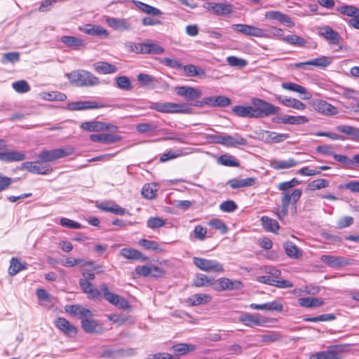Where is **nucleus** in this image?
<instances>
[{
  "label": "nucleus",
  "mask_w": 359,
  "mask_h": 359,
  "mask_svg": "<svg viewBox=\"0 0 359 359\" xmlns=\"http://www.w3.org/2000/svg\"><path fill=\"white\" fill-rule=\"evenodd\" d=\"M184 71L188 76L205 77V72L201 67L194 65H187L183 67Z\"/></svg>",
  "instance_id": "49"
},
{
  "label": "nucleus",
  "mask_w": 359,
  "mask_h": 359,
  "mask_svg": "<svg viewBox=\"0 0 359 359\" xmlns=\"http://www.w3.org/2000/svg\"><path fill=\"white\" fill-rule=\"evenodd\" d=\"M203 7L217 15H229L233 11L232 5L227 2H207L204 4Z\"/></svg>",
  "instance_id": "12"
},
{
  "label": "nucleus",
  "mask_w": 359,
  "mask_h": 359,
  "mask_svg": "<svg viewBox=\"0 0 359 359\" xmlns=\"http://www.w3.org/2000/svg\"><path fill=\"white\" fill-rule=\"evenodd\" d=\"M336 318L335 316L332 313L322 314L315 317L304 318V321L307 322H324L332 321Z\"/></svg>",
  "instance_id": "58"
},
{
  "label": "nucleus",
  "mask_w": 359,
  "mask_h": 359,
  "mask_svg": "<svg viewBox=\"0 0 359 359\" xmlns=\"http://www.w3.org/2000/svg\"><path fill=\"white\" fill-rule=\"evenodd\" d=\"M218 161L220 164L225 166L237 167L239 165V163L233 156L226 154L222 155Z\"/></svg>",
  "instance_id": "60"
},
{
  "label": "nucleus",
  "mask_w": 359,
  "mask_h": 359,
  "mask_svg": "<svg viewBox=\"0 0 359 359\" xmlns=\"http://www.w3.org/2000/svg\"><path fill=\"white\" fill-rule=\"evenodd\" d=\"M22 169H25L28 172L38 175H49L53 172L52 167L44 163L43 161L39 159L36 161H26L22 163Z\"/></svg>",
  "instance_id": "6"
},
{
  "label": "nucleus",
  "mask_w": 359,
  "mask_h": 359,
  "mask_svg": "<svg viewBox=\"0 0 359 359\" xmlns=\"http://www.w3.org/2000/svg\"><path fill=\"white\" fill-rule=\"evenodd\" d=\"M258 135L262 141L268 144L280 143L290 137V135L286 133H278L269 130H261Z\"/></svg>",
  "instance_id": "16"
},
{
  "label": "nucleus",
  "mask_w": 359,
  "mask_h": 359,
  "mask_svg": "<svg viewBox=\"0 0 359 359\" xmlns=\"http://www.w3.org/2000/svg\"><path fill=\"white\" fill-rule=\"evenodd\" d=\"M55 327L65 335L73 337L77 333V329L64 318H58L55 321Z\"/></svg>",
  "instance_id": "18"
},
{
  "label": "nucleus",
  "mask_w": 359,
  "mask_h": 359,
  "mask_svg": "<svg viewBox=\"0 0 359 359\" xmlns=\"http://www.w3.org/2000/svg\"><path fill=\"white\" fill-rule=\"evenodd\" d=\"M121 255L125 258L132 260H148V258L135 248H122Z\"/></svg>",
  "instance_id": "38"
},
{
  "label": "nucleus",
  "mask_w": 359,
  "mask_h": 359,
  "mask_svg": "<svg viewBox=\"0 0 359 359\" xmlns=\"http://www.w3.org/2000/svg\"><path fill=\"white\" fill-rule=\"evenodd\" d=\"M239 320L246 326L253 327L264 326L270 321V319L259 313H244L240 316Z\"/></svg>",
  "instance_id": "10"
},
{
  "label": "nucleus",
  "mask_w": 359,
  "mask_h": 359,
  "mask_svg": "<svg viewBox=\"0 0 359 359\" xmlns=\"http://www.w3.org/2000/svg\"><path fill=\"white\" fill-rule=\"evenodd\" d=\"M80 286L83 292L92 298L101 297V290H97L93 284L86 279L79 280Z\"/></svg>",
  "instance_id": "33"
},
{
  "label": "nucleus",
  "mask_w": 359,
  "mask_h": 359,
  "mask_svg": "<svg viewBox=\"0 0 359 359\" xmlns=\"http://www.w3.org/2000/svg\"><path fill=\"white\" fill-rule=\"evenodd\" d=\"M65 311L73 316H78L81 318L92 317V311L81 305H71L66 307Z\"/></svg>",
  "instance_id": "31"
},
{
  "label": "nucleus",
  "mask_w": 359,
  "mask_h": 359,
  "mask_svg": "<svg viewBox=\"0 0 359 359\" xmlns=\"http://www.w3.org/2000/svg\"><path fill=\"white\" fill-rule=\"evenodd\" d=\"M311 105L316 111L325 116H333L338 114V110L334 106L323 100H313Z\"/></svg>",
  "instance_id": "14"
},
{
  "label": "nucleus",
  "mask_w": 359,
  "mask_h": 359,
  "mask_svg": "<svg viewBox=\"0 0 359 359\" xmlns=\"http://www.w3.org/2000/svg\"><path fill=\"white\" fill-rule=\"evenodd\" d=\"M106 107L107 104L94 100L73 102L67 104L68 109L72 111L95 109Z\"/></svg>",
  "instance_id": "15"
},
{
  "label": "nucleus",
  "mask_w": 359,
  "mask_h": 359,
  "mask_svg": "<svg viewBox=\"0 0 359 359\" xmlns=\"http://www.w3.org/2000/svg\"><path fill=\"white\" fill-rule=\"evenodd\" d=\"M196 349V346L188 344H177L171 347L170 350L178 355H184L187 353L193 351Z\"/></svg>",
  "instance_id": "46"
},
{
  "label": "nucleus",
  "mask_w": 359,
  "mask_h": 359,
  "mask_svg": "<svg viewBox=\"0 0 359 359\" xmlns=\"http://www.w3.org/2000/svg\"><path fill=\"white\" fill-rule=\"evenodd\" d=\"M158 191L157 185L155 184H146L142 189V195L144 198L154 199L156 196Z\"/></svg>",
  "instance_id": "47"
},
{
  "label": "nucleus",
  "mask_w": 359,
  "mask_h": 359,
  "mask_svg": "<svg viewBox=\"0 0 359 359\" xmlns=\"http://www.w3.org/2000/svg\"><path fill=\"white\" fill-rule=\"evenodd\" d=\"M60 41L74 50H79L85 47L86 44L84 40L73 36H62L60 38Z\"/></svg>",
  "instance_id": "29"
},
{
  "label": "nucleus",
  "mask_w": 359,
  "mask_h": 359,
  "mask_svg": "<svg viewBox=\"0 0 359 359\" xmlns=\"http://www.w3.org/2000/svg\"><path fill=\"white\" fill-rule=\"evenodd\" d=\"M144 54H162L164 52L163 48L151 41L144 43Z\"/></svg>",
  "instance_id": "52"
},
{
  "label": "nucleus",
  "mask_w": 359,
  "mask_h": 359,
  "mask_svg": "<svg viewBox=\"0 0 359 359\" xmlns=\"http://www.w3.org/2000/svg\"><path fill=\"white\" fill-rule=\"evenodd\" d=\"M299 304L305 308H318L324 304V301L317 297H302L298 299Z\"/></svg>",
  "instance_id": "40"
},
{
  "label": "nucleus",
  "mask_w": 359,
  "mask_h": 359,
  "mask_svg": "<svg viewBox=\"0 0 359 359\" xmlns=\"http://www.w3.org/2000/svg\"><path fill=\"white\" fill-rule=\"evenodd\" d=\"M261 222L263 228L267 231L276 232L280 228V226L276 219L267 216L262 217Z\"/></svg>",
  "instance_id": "44"
},
{
  "label": "nucleus",
  "mask_w": 359,
  "mask_h": 359,
  "mask_svg": "<svg viewBox=\"0 0 359 359\" xmlns=\"http://www.w3.org/2000/svg\"><path fill=\"white\" fill-rule=\"evenodd\" d=\"M65 76L72 84L79 87H91L100 83L98 77L85 69L73 70Z\"/></svg>",
  "instance_id": "1"
},
{
  "label": "nucleus",
  "mask_w": 359,
  "mask_h": 359,
  "mask_svg": "<svg viewBox=\"0 0 359 359\" xmlns=\"http://www.w3.org/2000/svg\"><path fill=\"white\" fill-rule=\"evenodd\" d=\"M249 307L252 309H255V310L277 311V312H281L283 309V304L276 301L267 302V303L262 304H251L249 306Z\"/></svg>",
  "instance_id": "30"
},
{
  "label": "nucleus",
  "mask_w": 359,
  "mask_h": 359,
  "mask_svg": "<svg viewBox=\"0 0 359 359\" xmlns=\"http://www.w3.org/2000/svg\"><path fill=\"white\" fill-rule=\"evenodd\" d=\"M247 144V140L238 133H235L233 135H224L223 145L225 147H236L238 146H245Z\"/></svg>",
  "instance_id": "25"
},
{
  "label": "nucleus",
  "mask_w": 359,
  "mask_h": 359,
  "mask_svg": "<svg viewBox=\"0 0 359 359\" xmlns=\"http://www.w3.org/2000/svg\"><path fill=\"white\" fill-rule=\"evenodd\" d=\"M13 88L18 93H25L30 90V86L25 80L18 81L12 83Z\"/></svg>",
  "instance_id": "59"
},
{
  "label": "nucleus",
  "mask_w": 359,
  "mask_h": 359,
  "mask_svg": "<svg viewBox=\"0 0 359 359\" xmlns=\"http://www.w3.org/2000/svg\"><path fill=\"white\" fill-rule=\"evenodd\" d=\"M107 22L111 27L116 29L126 31L131 29L130 24L126 19L108 18L107 19Z\"/></svg>",
  "instance_id": "35"
},
{
  "label": "nucleus",
  "mask_w": 359,
  "mask_h": 359,
  "mask_svg": "<svg viewBox=\"0 0 359 359\" xmlns=\"http://www.w3.org/2000/svg\"><path fill=\"white\" fill-rule=\"evenodd\" d=\"M281 86L285 90L299 93L300 97L303 100H309L311 97V93H309L306 88L297 83L285 82L281 84Z\"/></svg>",
  "instance_id": "22"
},
{
  "label": "nucleus",
  "mask_w": 359,
  "mask_h": 359,
  "mask_svg": "<svg viewBox=\"0 0 359 359\" xmlns=\"http://www.w3.org/2000/svg\"><path fill=\"white\" fill-rule=\"evenodd\" d=\"M89 139L93 142H101L105 144H113L120 141L122 138L121 136L114 134H92L89 136Z\"/></svg>",
  "instance_id": "21"
},
{
  "label": "nucleus",
  "mask_w": 359,
  "mask_h": 359,
  "mask_svg": "<svg viewBox=\"0 0 359 359\" xmlns=\"http://www.w3.org/2000/svg\"><path fill=\"white\" fill-rule=\"evenodd\" d=\"M343 346V345L330 346L326 351H321L311 355L310 359H339V353L336 351V348H341Z\"/></svg>",
  "instance_id": "27"
},
{
  "label": "nucleus",
  "mask_w": 359,
  "mask_h": 359,
  "mask_svg": "<svg viewBox=\"0 0 359 359\" xmlns=\"http://www.w3.org/2000/svg\"><path fill=\"white\" fill-rule=\"evenodd\" d=\"M101 296L109 302L110 304L118 307L119 309H126L129 307L128 302L122 297L111 292L106 284L100 286Z\"/></svg>",
  "instance_id": "7"
},
{
  "label": "nucleus",
  "mask_w": 359,
  "mask_h": 359,
  "mask_svg": "<svg viewBox=\"0 0 359 359\" xmlns=\"http://www.w3.org/2000/svg\"><path fill=\"white\" fill-rule=\"evenodd\" d=\"M300 162L292 158L286 160L272 159L270 161V166L277 170H286L297 165Z\"/></svg>",
  "instance_id": "24"
},
{
  "label": "nucleus",
  "mask_w": 359,
  "mask_h": 359,
  "mask_svg": "<svg viewBox=\"0 0 359 359\" xmlns=\"http://www.w3.org/2000/svg\"><path fill=\"white\" fill-rule=\"evenodd\" d=\"M188 153H184L181 150H177L176 151H169L166 153L162 154L160 158V161L161 162H165L170 159L175 158L179 156H182L187 155Z\"/></svg>",
  "instance_id": "63"
},
{
  "label": "nucleus",
  "mask_w": 359,
  "mask_h": 359,
  "mask_svg": "<svg viewBox=\"0 0 359 359\" xmlns=\"http://www.w3.org/2000/svg\"><path fill=\"white\" fill-rule=\"evenodd\" d=\"M175 91L177 95L184 97L190 103L196 99L199 98L202 95V92L200 89L187 86H176Z\"/></svg>",
  "instance_id": "13"
},
{
  "label": "nucleus",
  "mask_w": 359,
  "mask_h": 359,
  "mask_svg": "<svg viewBox=\"0 0 359 359\" xmlns=\"http://www.w3.org/2000/svg\"><path fill=\"white\" fill-rule=\"evenodd\" d=\"M237 208V204L231 200L224 201L219 205V209L223 212H232Z\"/></svg>",
  "instance_id": "62"
},
{
  "label": "nucleus",
  "mask_w": 359,
  "mask_h": 359,
  "mask_svg": "<svg viewBox=\"0 0 359 359\" xmlns=\"http://www.w3.org/2000/svg\"><path fill=\"white\" fill-rule=\"evenodd\" d=\"M26 155L23 151L17 150H7L0 154V161L4 162L22 161L26 159Z\"/></svg>",
  "instance_id": "19"
},
{
  "label": "nucleus",
  "mask_w": 359,
  "mask_h": 359,
  "mask_svg": "<svg viewBox=\"0 0 359 359\" xmlns=\"http://www.w3.org/2000/svg\"><path fill=\"white\" fill-rule=\"evenodd\" d=\"M232 111L240 117L255 118L253 107L251 106H235L232 108Z\"/></svg>",
  "instance_id": "45"
},
{
  "label": "nucleus",
  "mask_w": 359,
  "mask_h": 359,
  "mask_svg": "<svg viewBox=\"0 0 359 359\" xmlns=\"http://www.w3.org/2000/svg\"><path fill=\"white\" fill-rule=\"evenodd\" d=\"M232 29L246 36H252L255 37L269 38L266 33L261 28L248 25L245 24H235L232 25Z\"/></svg>",
  "instance_id": "11"
},
{
  "label": "nucleus",
  "mask_w": 359,
  "mask_h": 359,
  "mask_svg": "<svg viewBox=\"0 0 359 359\" xmlns=\"http://www.w3.org/2000/svg\"><path fill=\"white\" fill-rule=\"evenodd\" d=\"M302 191L299 189H294L291 194L289 192H283L280 203L281 206L277 209V217L279 219H282L288 214V208L290 201L295 204L300 198Z\"/></svg>",
  "instance_id": "4"
},
{
  "label": "nucleus",
  "mask_w": 359,
  "mask_h": 359,
  "mask_svg": "<svg viewBox=\"0 0 359 359\" xmlns=\"http://www.w3.org/2000/svg\"><path fill=\"white\" fill-rule=\"evenodd\" d=\"M320 260L330 267H341L352 264V259L341 256L323 255Z\"/></svg>",
  "instance_id": "17"
},
{
  "label": "nucleus",
  "mask_w": 359,
  "mask_h": 359,
  "mask_svg": "<svg viewBox=\"0 0 359 359\" xmlns=\"http://www.w3.org/2000/svg\"><path fill=\"white\" fill-rule=\"evenodd\" d=\"M208 224L212 226L213 229L219 231L222 233H225L227 231V226L226 224L220 219H214L209 222Z\"/></svg>",
  "instance_id": "64"
},
{
  "label": "nucleus",
  "mask_w": 359,
  "mask_h": 359,
  "mask_svg": "<svg viewBox=\"0 0 359 359\" xmlns=\"http://www.w3.org/2000/svg\"><path fill=\"white\" fill-rule=\"evenodd\" d=\"M116 86L124 90H130L132 89L130 80L126 76H120L116 78Z\"/></svg>",
  "instance_id": "56"
},
{
  "label": "nucleus",
  "mask_w": 359,
  "mask_h": 359,
  "mask_svg": "<svg viewBox=\"0 0 359 359\" xmlns=\"http://www.w3.org/2000/svg\"><path fill=\"white\" fill-rule=\"evenodd\" d=\"M256 178L248 177L245 179H232L227 182V184L232 189L249 187L255 185Z\"/></svg>",
  "instance_id": "34"
},
{
  "label": "nucleus",
  "mask_w": 359,
  "mask_h": 359,
  "mask_svg": "<svg viewBox=\"0 0 359 359\" xmlns=\"http://www.w3.org/2000/svg\"><path fill=\"white\" fill-rule=\"evenodd\" d=\"M337 11L352 18L359 17V8L353 5H343L337 8Z\"/></svg>",
  "instance_id": "48"
},
{
  "label": "nucleus",
  "mask_w": 359,
  "mask_h": 359,
  "mask_svg": "<svg viewBox=\"0 0 359 359\" xmlns=\"http://www.w3.org/2000/svg\"><path fill=\"white\" fill-rule=\"evenodd\" d=\"M94 69L99 74H107L117 72L118 68L107 62H97L93 64Z\"/></svg>",
  "instance_id": "36"
},
{
  "label": "nucleus",
  "mask_w": 359,
  "mask_h": 359,
  "mask_svg": "<svg viewBox=\"0 0 359 359\" xmlns=\"http://www.w3.org/2000/svg\"><path fill=\"white\" fill-rule=\"evenodd\" d=\"M79 29L83 33L91 36H108L107 31L104 28L98 25L87 24L83 27H80Z\"/></svg>",
  "instance_id": "32"
},
{
  "label": "nucleus",
  "mask_w": 359,
  "mask_h": 359,
  "mask_svg": "<svg viewBox=\"0 0 359 359\" xmlns=\"http://www.w3.org/2000/svg\"><path fill=\"white\" fill-rule=\"evenodd\" d=\"M80 128L88 132H99L109 130L111 132L118 131L116 126L97 121H85L81 123Z\"/></svg>",
  "instance_id": "8"
},
{
  "label": "nucleus",
  "mask_w": 359,
  "mask_h": 359,
  "mask_svg": "<svg viewBox=\"0 0 359 359\" xmlns=\"http://www.w3.org/2000/svg\"><path fill=\"white\" fill-rule=\"evenodd\" d=\"M337 131L346 134L353 141H359V128L348 126L340 125L336 127Z\"/></svg>",
  "instance_id": "37"
},
{
  "label": "nucleus",
  "mask_w": 359,
  "mask_h": 359,
  "mask_svg": "<svg viewBox=\"0 0 359 359\" xmlns=\"http://www.w3.org/2000/svg\"><path fill=\"white\" fill-rule=\"evenodd\" d=\"M27 269L25 264L20 262L19 260L13 257L10 261L8 273L11 276H15L22 270Z\"/></svg>",
  "instance_id": "51"
},
{
  "label": "nucleus",
  "mask_w": 359,
  "mask_h": 359,
  "mask_svg": "<svg viewBox=\"0 0 359 359\" xmlns=\"http://www.w3.org/2000/svg\"><path fill=\"white\" fill-rule=\"evenodd\" d=\"M282 40L291 45H296L301 47L304 46L306 43V41L302 37L295 34L287 35L283 37Z\"/></svg>",
  "instance_id": "55"
},
{
  "label": "nucleus",
  "mask_w": 359,
  "mask_h": 359,
  "mask_svg": "<svg viewBox=\"0 0 359 359\" xmlns=\"http://www.w3.org/2000/svg\"><path fill=\"white\" fill-rule=\"evenodd\" d=\"M212 284V280L209 279L206 275L204 274H197L193 283V285L196 287L210 286Z\"/></svg>",
  "instance_id": "57"
},
{
  "label": "nucleus",
  "mask_w": 359,
  "mask_h": 359,
  "mask_svg": "<svg viewBox=\"0 0 359 359\" xmlns=\"http://www.w3.org/2000/svg\"><path fill=\"white\" fill-rule=\"evenodd\" d=\"M309 118L304 116L283 115V124L301 125L309 122Z\"/></svg>",
  "instance_id": "43"
},
{
  "label": "nucleus",
  "mask_w": 359,
  "mask_h": 359,
  "mask_svg": "<svg viewBox=\"0 0 359 359\" xmlns=\"http://www.w3.org/2000/svg\"><path fill=\"white\" fill-rule=\"evenodd\" d=\"M251 103L253 107L255 118H263L280 113V108L259 98H252Z\"/></svg>",
  "instance_id": "3"
},
{
  "label": "nucleus",
  "mask_w": 359,
  "mask_h": 359,
  "mask_svg": "<svg viewBox=\"0 0 359 359\" xmlns=\"http://www.w3.org/2000/svg\"><path fill=\"white\" fill-rule=\"evenodd\" d=\"M329 186V182L325 179H318L311 182L307 189L310 191H316L320 189L326 188Z\"/></svg>",
  "instance_id": "54"
},
{
  "label": "nucleus",
  "mask_w": 359,
  "mask_h": 359,
  "mask_svg": "<svg viewBox=\"0 0 359 359\" xmlns=\"http://www.w3.org/2000/svg\"><path fill=\"white\" fill-rule=\"evenodd\" d=\"M188 135L182 133L167 132L165 133L164 140H175L180 143H184Z\"/></svg>",
  "instance_id": "53"
},
{
  "label": "nucleus",
  "mask_w": 359,
  "mask_h": 359,
  "mask_svg": "<svg viewBox=\"0 0 359 359\" xmlns=\"http://www.w3.org/2000/svg\"><path fill=\"white\" fill-rule=\"evenodd\" d=\"M194 264L201 270L207 272H223V266L216 260L194 257Z\"/></svg>",
  "instance_id": "9"
},
{
  "label": "nucleus",
  "mask_w": 359,
  "mask_h": 359,
  "mask_svg": "<svg viewBox=\"0 0 359 359\" xmlns=\"http://www.w3.org/2000/svg\"><path fill=\"white\" fill-rule=\"evenodd\" d=\"M312 66L324 69L328 67L332 62V57L329 56L321 55L319 57L310 60Z\"/></svg>",
  "instance_id": "50"
},
{
  "label": "nucleus",
  "mask_w": 359,
  "mask_h": 359,
  "mask_svg": "<svg viewBox=\"0 0 359 359\" xmlns=\"http://www.w3.org/2000/svg\"><path fill=\"white\" fill-rule=\"evenodd\" d=\"M212 299L210 295L207 294H195L189 297L186 302L190 306H198L210 302Z\"/></svg>",
  "instance_id": "39"
},
{
  "label": "nucleus",
  "mask_w": 359,
  "mask_h": 359,
  "mask_svg": "<svg viewBox=\"0 0 359 359\" xmlns=\"http://www.w3.org/2000/svg\"><path fill=\"white\" fill-rule=\"evenodd\" d=\"M275 98L279 103L287 107L298 110H304L306 108L304 103L295 98L287 97L280 95H275Z\"/></svg>",
  "instance_id": "20"
},
{
  "label": "nucleus",
  "mask_w": 359,
  "mask_h": 359,
  "mask_svg": "<svg viewBox=\"0 0 359 359\" xmlns=\"http://www.w3.org/2000/svg\"><path fill=\"white\" fill-rule=\"evenodd\" d=\"M125 351L123 349H106L103 351L100 355V357L102 358H114L119 355H126Z\"/></svg>",
  "instance_id": "61"
},
{
  "label": "nucleus",
  "mask_w": 359,
  "mask_h": 359,
  "mask_svg": "<svg viewBox=\"0 0 359 359\" xmlns=\"http://www.w3.org/2000/svg\"><path fill=\"white\" fill-rule=\"evenodd\" d=\"M150 109L156 110L163 114H187L193 113L192 109L184 104L174 102H152L149 107Z\"/></svg>",
  "instance_id": "2"
},
{
  "label": "nucleus",
  "mask_w": 359,
  "mask_h": 359,
  "mask_svg": "<svg viewBox=\"0 0 359 359\" xmlns=\"http://www.w3.org/2000/svg\"><path fill=\"white\" fill-rule=\"evenodd\" d=\"M81 327L86 332L90 334H100L103 331L102 326L97 321L88 318L82 319Z\"/></svg>",
  "instance_id": "28"
},
{
  "label": "nucleus",
  "mask_w": 359,
  "mask_h": 359,
  "mask_svg": "<svg viewBox=\"0 0 359 359\" xmlns=\"http://www.w3.org/2000/svg\"><path fill=\"white\" fill-rule=\"evenodd\" d=\"M206 105L212 107H226L231 104V100L224 95L205 97Z\"/></svg>",
  "instance_id": "23"
},
{
  "label": "nucleus",
  "mask_w": 359,
  "mask_h": 359,
  "mask_svg": "<svg viewBox=\"0 0 359 359\" xmlns=\"http://www.w3.org/2000/svg\"><path fill=\"white\" fill-rule=\"evenodd\" d=\"M318 34L333 44L338 45L341 39L339 34L329 26L320 27Z\"/></svg>",
  "instance_id": "26"
},
{
  "label": "nucleus",
  "mask_w": 359,
  "mask_h": 359,
  "mask_svg": "<svg viewBox=\"0 0 359 359\" xmlns=\"http://www.w3.org/2000/svg\"><path fill=\"white\" fill-rule=\"evenodd\" d=\"M74 151L72 147H67L66 148L55 149L52 150H42L38 154V158L44 163L48 162H53L57 159L67 157L72 155Z\"/></svg>",
  "instance_id": "5"
},
{
  "label": "nucleus",
  "mask_w": 359,
  "mask_h": 359,
  "mask_svg": "<svg viewBox=\"0 0 359 359\" xmlns=\"http://www.w3.org/2000/svg\"><path fill=\"white\" fill-rule=\"evenodd\" d=\"M135 6L143 13L153 16H158L163 14L161 10L157 8L153 7L149 4H144L139 1H133Z\"/></svg>",
  "instance_id": "42"
},
{
  "label": "nucleus",
  "mask_w": 359,
  "mask_h": 359,
  "mask_svg": "<svg viewBox=\"0 0 359 359\" xmlns=\"http://www.w3.org/2000/svg\"><path fill=\"white\" fill-rule=\"evenodd\" d=\"M63 265L68 267H72L75 265H81L84 266L86 265H89L93 267V269H97V267L94 266V263L92 261H88L83 259H74L72 257H66L63 258L62 260Z\"/></svg>",
  "instance_id": "41"
}]
</instances>
